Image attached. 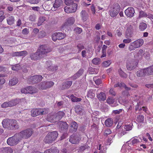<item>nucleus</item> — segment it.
<instances>
[{"label": "nucleus", "mask_w": 153, "mask_h": 153, "mask_svg": "<svg viewBox=\"0 0 153 153\" xmlns=\"http://www.w3.org/2000/svg\"><path fill=\"white\" fill-rule=\"evenodd\" d=\"M111 60H109L103 62L102 63V65L104 67H107L109 66L111 64Z\"/></svg>", "instance_id": "nucleus-58"}, {"label": "nucleus", "mask_w": 153, "mask_h": 153, "mask_svg": "<svg viewBox=\"0 0 153 153\" xmlns=\"http://www.w3.org/2000/svg\"><path fill=\"white\" fill-rule=\"evenodd\" d=\"M7 24L10 25H13L14 23L15 19L13 16H10L7 18Z\"/></svg>", "instance_id": "nucleus-27"}, {"label": "nucleus", "mask_w": 153, "mask_h": 153, "mask_svg": "<svg viewBox=\"0 0 153 153\" xmlns=\"http://www.w3.org/2000/svg\"><path fill=\"white\" fill-rule=\"evenodd\" d=\"M83 111L82 108V106L79 105L76 106L75 108V112L78 114H80Z\"/></svg>", "instance_id": "nucleus-36"}, {"label": "nucleus", "mask_w": 153, "mask_h": 153, "mask_svg": "<svg viewBox=\"0 0 153 153\" xmlns=\"http://www.w3.org/2000/svg\"><path fill=\"white\" fill-rule=\"evenodd\" d=\"M48 112V110L45 108L39 109H33L31 111V115L32 116L34 117L39 115L45 114Z\"/></svg>", "instance_id": "nucleus-5"}, {"label": "nucleus", "mask_w": 153, "mask_h": 153, "mask_svg": "<svg viewBox=\"0 0 153 153\" xmlns=\"http://www.w3.org/2000/svg\"><path fill=\"white\" fill-rule=\"evenodd\" d=\"M10 122V120L7 119H4L2 122L3 127L10 129V123H11Z\"/></svg>", "instance_id": "nucleus-20"}, {"label": "nucleus", "mask_w": 153, "mask_h": 153, "mask_svg": "<svg viewBox=\"0 0 153 153\" xmlns=\"http://www.w3.org/2000/svg\"><path fill=\"white\" fill-rule=\"evenodd\" d=\"M27 51H24L19 52V56H25L27 54Z\"/></svg>", "instance_id": "nucleus-53"}, {"label": "nucleus", "mask_w": 153, "mask_h": 153, "mask_svg": "<svg viewBox=\"0 0 153 153\" xmlns=\"http://www.w3.org/2000/svg\"><path fill=\"white\" fill-rule=\"evenodd\" d=\"M147 27L146 24L144 22H142L140 24L139 28L141 31L144 30Z\"/></svg>", "instance_id": "nucleus-41"}, {"label": "nucleus", "mask_w": 153, "mask_h": 153, "mask_svg": "<svg viewBox=\"0 0 153 153\" xmlns=\"http://www.w3.org/2000/svg\"><path fill=\"white\" fill-rule=\"evenodd\" d=\"M95 96V94L93 92L92 90H90L88 91L87 95V97L92 99Z\"/></svg>", "instance_id": "nucleus-43"}, {"label": "nucleus", "mask_w": 153, "mask_h": 153, "mask_svg": "<svg viewBox=\"0 0 153 153\" xmlns=\"http://www.w3.org/2000/svg\"><path fill=\"white\" fill-rule=\"evenodd\" d=\"M77 7V4L74 3L65 7L64 10L65 12L68 13H74L76 11Z\"/></svg>", "instance_id": "nucleus-8"}, {"label": "nucleus", "mask_w": 153, "mask_h": 153, "mask_svg": "<svg viewBox=\"0 0 153 153\" xmlns=\"http://www.w3.org/2000/svg\"><path fill=\"white\" fill-rule=\"evenodd\" d=\"M122 127H123V129H124L123 134H124L126 133V132H124L125 131H129L132 129V126L130 125H126L123 126Z\"/></svg>", "instance_id": "nucleus-33"}, {"label": "nucleus", "mask_w": 153, "mask_h": 153, "mask_svg": "<svg viewBox=\"0 0 153 153\" xmlns=\"http://www.w3.org/2000/svg\"><path fill=\"white\" fill-rule=\"evenodd\" d=\"M140 141L137 139L134 138L132 139L131 142L132 145H135L139 143Z\"/></svg>", "instance_id": "nucleus-56"}, {"label": "nucleus", "mask_w": 153, "mask_h": 153, "mask_svg": "<svg viewBox=\"0 0 153 153\" xmlns=\"http://www.w3.org/2000/svg\"><path fill=\"white\" fill-rule=\"evenodd\" d=\"M75 31L78 34L80 33L82 31V30L81 28L77 27L74 29Z\"/></svg>", "instance_id": "nucleus-61"}, {"label": "nucleus", "mask_w": 153, "mask_h": 153, "mask_svg": "<svg viewBox=\"0 0 153 153\" xmlns=\"http://www.w3.org/2000/svg\"><path fill=\"white\" fill-rule=\"evenodd\" d=\"M144 116L142 115L138 116L137 117V121L139 122H142L144 120Z\"/></svg>", "instance_id": "nucleus-54"}, {"label": "nucleus", "mask_w": 153, "mask_h": 153, "mask_svg": "<svg viewBox=\"0 0 153 153\" xmlns=\"http://www.w3.org/2000/svg\"><path fill=\"white\" fill-rule=\"evenodd\" d=\"M101 60L99 58H95L92 60V63L94 65H98L100 63Z\"/></svg>", "instance_id": "nucleus-44"}, {"label": "nucleus", "mask_w": 153, "mask_h": 153, "mask_svg": "<svg viewBox=\"0 0 153 153\" xmlns=\"http://www.w3.org/2000/svg\"><path fill=\"white\" fill-rule=\"evenodd\" d=\"M75 21V19L73 17H70L66 20V22L64 23L62 26L63 27L68 25H71L74 24Z\"/></svg>", "instance_id": "nucleus-17"}, {"label": "nucleus", "mask_w": 153, "mask_h": 153, "mask_svg": "<svg viewBox=\"0 0 153 153\" xmlns=\"http://www.w3.org/2000/svg\"><path fill=\"white\" fill-rule=\"evenodd\" d=\"M97 97L100 101H104L106 99L105 95V93L103 92H101L97 95Z\"/></svg>", "instance_id": "nucleus-32"}, {"label": "nucleus", "mask_w": 153, "mask_h": 153, "mask_svg": "<svg viewBox=\"0 0 153 153\" xmlns=\"http://www.w3.org/2000/svg\"><path fill=\"white\" fill-rule=\"evenodd\" d=\"M30 57L31 59L34 60L42 58L38 51L35 53H31L30 55Z\"/></svg>", "instance_id": "nucleus-23"}, {"label": "nucleus", "mask_w": 153, "mask_h": 153, "mask_svg": "<svg viewBox=\"0 0 153 153\" xmlns=\"http://www.w3.org/2000/svg\"><path fill=\"white\" fill-rule=\"evenodd\" d=\"M38 37L40 38H42L46 36V34L44 31H41L39 33Z\"/></svg>", "instance_id": "nucleus-46"}, {"label": "nucleus", "mask_w": 153, "mask_h": 153, "mask_svg": "<svg viewBox=\"0 0 153 153\" xmlns=\"http://www.w3.org/2000/svg\"><path fill=\"white\" fill-rule=\"evenodd\" d=\"M144 41L142 39H139L131 43L128 46V49L130 51L134 50L140 47L143 44Z\"/></svg>", "instance_id": "nucleus-3"}, {"label": "nucleus", "mask_w": 153, "mask_h": 153, "mask_svg": "<svg viewBox=\"0 0 153 153\" xmlns=\"http://www.w3.org/2000/svg\"><path fill=\"white\" fill-rule=\"evenodd\" d=\"M42 78V76L41 75H35L30 76L29 79L32 83H35L41 81Z\"/></svg>", "instance_id": "nucleus-15"}, {"label": "nucleus", "mask_w": 153, "mask_h": 153, "mask_svg": "<svg viewBox=\"0 0 153 153\" xmlns=\"http://www.w3.org/2000/svg\"><path fill=\"white\" fill-rule=\"evenodd\" d=\"M126 15L128 17L131 18L134 16L135 13L134 9L132 7H129L125 11Z\"/></svg>", "instance_id": "nucleus-14"}, {"label": "nucleus", "mask_w": 153, "mask_h": 153, "mask_svg": "<svg viewBox=\"0 0 153 153\" xmlns=\"http://www.w3.org/2000/svg\"><path fill=\"white\" fill-rule=\"evenodd\" d=\"M137 76L141 77L146 76L145 69H141L137 71Z\"/></svg>", "instance_id": "nucleus-25"}, {"label": "nucleus", "mask_w": 153, "mask_h": 153, "mask_svg": "<svg viewBox=\"0 0 153 153\" xmlns=\"http://www.w3.org/2000/svg\"><path fill=\"white\" fill-rule=\"evenodd\" d=\"M114 101V99L111 97H108L107 100V102L110 104H112Z\"/></svg>", "instance_id": "nucleus-60"}, {"label": "nucleus", "mask_w": 153, "mask_h": 153, "mask_svg": "<svg viewBox=\"0 0 153 153\" xmlns=\"http://www.w3.org/2000/svg\"><path fill=\"white\" fill-rule=\"evenodd\" d=\"M88 145H85L83 146H82L79 148L78 149V152H83L85 149H88Z\"/></svg>", "instance_id": "nucleus-51"}, {"label": "nucleus", "mask_w": 153, "mask_h": 153, "mask_svg": "<svg viewBox=\"0 0 153 153\" xmlns=\"http://www.w3.org/2000/svg\"><path fill=\"white\" fill-rule=\"evenodd\" d=\"M94 80L96 84L97 85H99L102 82L101 80L100 79H97V77H94Z\"/></svg>", "instance_id": "nucleus-55"}, {"label": "nucleus", "mask_w": 153, "mask_h": 153, "mask_svg": "<svg viewBox=\"0 0 153 153\" xmlns=\"http://www.w3.org/2000/svg\"><path fill=\"white\" fill-rule=\"evenodd\" d=\"M5 18V16L4 15L3 11H0V22H2Z\"/></svg>", "instance_id": "nucleus-52"}, {"label": "nucleus", "mask_w": 153, "mask_h": 153, "mask_svg": "<svg viewBox=\"0 0 153 153\" xmlns=\"http://www.w3.org/2000/svg\"><path fill=\"white\" fill-rule=\"evenodd\" d=\"M71 100L73 102H80L82 100V99L79 98H77L74 96L73 95H71L70 96Z\"/></svg>", "instance_id": "nucleus-39"}, {"label": "nucleus", "mask_w": 153, "mask_h": 153, "mask_svg": "<svg viewBox=\"0 0 153 153\" xmlns=\"http://www.w3.org/2000/svg\"><path fill=\"white\" fill-rule=\"evenodd\" d=\"M48 69L49 70H51L52 71H54L57 70L58 67L56 66L53 67L51 65L48 67Z\"/></svg>", "instance_id": "nucleus-57"}, {"label": "nucleus", "mask_w": 153, "mask_h": 153, "mask_svg": "<svg viewBox=\"0 0 153 153\" xmlns=\"http://www.w3.org/2000/svg\"><path fill=\"white\" fill-rule=\"evenodd\" d=\"M58 136V133L56 131L49 132L45 136L43 141L46 143H52L55 140Z\"/></svg>", "instance_id": "nucleus-1"}, {"label": "nucleus", "mask_w": 153, "mask_h": 153, "mask_svg": "<svg viewBox=\"0 0 153 153\" xmlns=\"http://www.w3.org/2000/svg\"><path fill=\"white\" fill-rule=\"evenodd\" d=\"M134 26V22L129 23L126 25L127 30L126 33L128 36H130L133 33Z\"/></svg>", "instance_id": "nucleus-12"}, {"label": "nucleus", "mask_w": 153, "mask_h": 153, "mask_svg": "<svg viewBox=\"0 0 153 153\" xmlns=\"http://www.w3.org/2000/svg\"><path fill=\"white\" fill-rule=\"evenodd\" d=\"M36 19V16L34 14L31 15L29 17V20L31 22H34Z\"/></svg>", "instance_id": "nucleus-50"}, {"label": "nucleus", "mask_w": 153, "mask_h": 153, "mask_svg": "<svg viewBox=\"0 0 153 153\" xmlns=\"http://www.w3.org/2000/svg\"><path fill=\"white\" fill-rule=\"evenodd\" d=\"M145 69L146 75H152L153 74L152 71L149 67Z\"/></svg>", "instance_id": "nucleus-48"}, {"label": "nucleus", "mask_w": 153, "mask_h": 153, "mask_svg": "<svg viewBox=\"0 0 153 153\" xmlns=\"http://www.w3.org/2000/svg\"><path fill=\"white\" fill-rule=\"evenodd\" d=\"M71 127V131H75L77 128L78 125L77 123L75 122H71L70 125Z\"/></svg>", "instance_id": "nucleus-28"}, {"label": "nucleus", "mask_w": 153, "mask_h": 153, "mask_svg": "<svg viewBox=\"0 0 153 153\" xmlns=\"http://www.w3.org/2000/svg\"><path fill=\"white\" fill-rule=\"evenodd\" d=\"M80 16L82 20L84 22L87 20L89 16L88 14L85 10H82L81 12Z\"/></svg>", "instance_id": "nucleus-22"}, {"label": "nucleus", "mask_w": 153, "mask_h": 153, "mask_svg": "<svg viewBox=\"0 0 153 153\" xmlns=\"http://www.w3.org/2000/svg\"><path fill=\"white\" fill-rule=\"evenodd\" d=\"M80 140L77 135H72L70 136L69 141L72 144H77L79 143Z\"/></svg>", "instance_id": "nucleus-13"}, {"label": "nucleus", "mask_w": 153, "mask_h": 153, "mask_svg": "<svg viewBox=\"0 0 153 153\" xmlns=\"http://www.w3.org/2000/svg\"><path fill=\"white\" fill-rule=\"evenodd\" d=\"M45 82L46 86V87H44V88H50L52 87L54 85V82L51 81H49L46 82Z\"/></svg>", "instance_id": "nucleus-38"}, {"label": "nucleus", "mask_w": 153, "mask_h": 153, "mask_svg": "<svg viewBox=\"0 0 153 153\" xmlns=\"http://www.w3.org/2000/svg\"><path fill=\"white\" fill-rule=\"evenodd\" d=\"M11 123H10V129H17L19 128V126L15 120H10Z\"/></svg>", "instance_id": "nucleus-19"}, {"label": "nucleus", "mask_w": 153, "mask_h": 153, "mask_svg": "<svg viewBox=\"0 0 153 153\" xmlns=\"http://www.w3.org/2000/svg\"><path fill=\"white\" fill-rule=\"evenodd\" d=\"M1 151L3 153H12L13 150L10 147H6L3 148Z\"/></svg>", "instance_id": "nucleus-34"}, {"label": "nucleus", "mask_w": 153, "mask_h": 153, "mask_svg": "<svg viewBox=\"0 0 153 153\" xmlns=\"http://www.w3.org/2000/svg\"><path fill=\"white\" fill-rule=\"evenodd\" d=\"M55 114L56 115L55 117L56 118L55 119H54V120H52V119H50L52 121L57 122L60 120L65 115L64 112L62 111H59L57 113Z\"/></svg>", "instance_id": "nucleus-16"}, {"label": "nucleus", "mask_w": 153, "mask_h": 153, "mask_svg": "<svg viewBox=\"0 0 153 153\" xmlns=\"http://www.w3.org/2000/svg\"><path fill=\"white\" fill-rule=\"evenodd\" d=\"M33 132L32 129L29 128L22 131L17 134V136L21 140L23 139H27L30 137Z\"/></svg>", "instance_id": "nucleus-2"}, {"label": "nucleus", "mask_w": 153, "mask_h": 153, "mask_svg": "<svg viewBox=\"0 0 153 153\" xmlns=\"http://www.w3.org/2000/svg\"><path fill=\"white\" fill-rule=\"evenodd\" d=\"M72 82L71 81H67L63 82L62 84L61 89L64 90L68 89L71 85Z\"/></svg>", "instance_id": "nucleus-18"}, {"label": "nucleus", "mask_w": 153, "mask_h": 153, "mask_svg": "<svg viewBox=\"0 0 153 153\" xmlns=\"http://www.w3.org/2000/svg\"><path fill=\"white\" fill-rule=\"evenodd\" d=\"M63 4V2L62 0H56L53 4L54 10H55V9H56L60 7Z\"/></svg>", "instance_id": "nucleus-21"}, {"label": "nucleus", "mask_w": 153, "mask_h": 153, "mask_svg": "<svg viewBox=\"0 0 153 153\" xmlns=\"http://www.w3.org/2000/svg\"><path fill=\"white\" fill-rule=\"evenodd\" d=\"M137 64V61L135 59L128 60L126 63V68L129 70H132L136 68Z\"/></svg>", "instance_id": "nucleus-9"}, {"label": "nucleus", "mask_w": 153, "mask_h": 153, "mask_svg": "<svg viewBox=\"0 0 153 153\" xmlns=\"http://www.w3.org/2000/svg\"><path fill=\"white\" fill-rule=\"evenodd\" d=\"M21 69V66L19 64L12 65L11 69L15 71H18Z\"/></svg>", "instance_id": "nucleus-37"}, {"label": "nucleus", "mask_w": 153, "mask_h": 153, "mask_svg": "<svg viewBox=\"0 0 153 153\" xmlns=\"http://www.w3.org/2000/svg\"><path fill=\"white\" fill-rule=\"evenodd\" d=\"M142 103L141 102H138L135 106V110L136 111L137 110H139V111L142 110Z\"/></svg>", "instance_id": "nucleus-47"}, {"label": "nucleus", "mask_w": 153, "mask_h": 153, "mask_svg": "<svg viewBox=\"0 0 153 153\" xmlns=\"http://www.w3.org/2000/svg\"><path fill=\"white\" fill-rule=\"evenodd\" d=\"M46 20V18L45 17L40 16L39 17L37 24L38 26L41 25Z\"/></svg>", "instance_id": "nucleus-40"}, {"label": "nucleus", "mask_w": 153, "mask_h": 153, "mask_svg": "<svg viewBox=\"0 0 153 153\" xmlns=\"http://www.w3.org/2000/svg\"><path fill=\"white\" fill-rule=\"evenodd\" d=\"M20 102L19 99H16L14 100H12L9 101L10 107L14 106L19 104Z\"/></svg>", "instance_id": "nucleus-30"}, {"label": "nucleus", "mask_w": 153, "mask_h": 153, "mask_svg": "<svg viewBox=\"0 0 153 153\" xmlns=\"http://www.w3.org/2000/svg\"><path fill=\"white\" fill-rule=\"evenodd\" d=\"M77 48L79 50V51L84 49V47L81 44H79L77 45Z\"/></svg>", "instance_id": "nucleus-62"}, {"label": "nucleus", "mask_w": 153, "mask_h": 153, "mask_svg": "<svg viewBox=\"0 0 153 153\" xmlns=\"http://www.w3.org/2000/svg\"><path fill=\"white\" fill-rule=\"evenodd\" d=\"M51 51V49L45 45H42L40 46L38 50L42 58L45 57L47 54Z\"/></svg>", "instance_id": "nucleus-6"}, {"label": "nucleus", "mask_w": 153, "mask_h": 153, "mask_svg": "<svg viewBox=\"0 0 153 153\" xmlns=\"http://www.w3.org/2000/svg\"><path fill=\"white\" fill-rule=\"evenodd\" d=\"M56 115H55V114H49L48 115L47 119L51 123H55L56 122H53L51 120H50V119H52V120H53L54 119H55L56 118Z\"/></svg>", "instance_id": "nucleus-42"}, {"label": "nucleus", "mask_w": 153, "mask_h": 153, "mask_svg": "<svg viewBox=\"0 0 153 153\" xmlns=\"http://www.w3.org/2000/svg\"><path fill=\"white\" fill-rule=\"evenodd\" d=\"M150 16L149 15H148L146 13L143 11H140V12L138 18L139 19L142 18V17H147L150 18Z\"/></svg>", "instance_id": "nucleus-35"}, {"label": "nucleus", "mask_w": 153, "mask_h": 153, "mask_svg": "<svg viewBox=\"0 0 153 153\" xmlns=\"http://www.w3.org/2000/svg\"><path fill=\"white\" fill-rule=\"evenodd\" d=\"M122 111V109H120L118 110H113L112 111L113 113L115 114H118L121 112Z\"/></svg>", "instance_id": "nucleus-63"}, {"label": "nucleus", "mask_w": 153, "mask_h": 153, "mask_svg": "<svg viewBox=\"0 0 153 153\" xmlns=\"http://www.w3.org/2000/svg\"><path fill=\"white\" fill-rule=\"evenodd\" d=\"M65 37V35L61 32L54 33L52 36V39L54 41H56L57 39H63Z\"/></svg>", "instance_id": "nucleus-11"}, {"label": "nucleus", "mask_w": 153, "mask_h": 153, "mask_svg": "<svg viewBox=\"0 0 153 153\" xmlns=\"http://www.w3.org/2000/svg\"><path fill=\"white\" fill-rule=\"evenodd\" d=\"M1 106L3 108H6L8 107H10L9 101L5 102L1 105Z\"/></svg>", "instance_id": "nucleus-59"}, {"label": "nucleus", "mask_w": 153, "mask_h": 153, "mask_svg": "<svg viewBox=\"0 0 153 153\" xmlns=\"http://www.w3.org/2000/svg\"><path fill=\"white\" fill-rule=\"evenodd\" d=\"M45 82H42L40 83L38 86V88L39 89L42 90H45L47 88H44V87H46V86Z\"/></svg>", "instance_id": "nucleus-49"}, {"label": "nucleus", "mask_w": 153, "mask_h": 153, "mask_svg": "<svg viewBox=\"0 0 153 153\" xmlns=\"http://www.w3.org/2000/svg\"><path fill=\"white\" fill-rule=\"evenodd\" d=\"M59 152V150L56 148H51L50 149H48L46 150L44 153H58ZM32 153H41L39 152H32Z\"/></svg>", "instance_id": "nucleus-24"}, {"label": "nucleus", "mask_w": 153, "mask_h": 153, "mask_svg": "<svg viewBox=\"0 0 153 153\" xmlns=\"http://www.w3.org/2000/svg\"><path fill=\"white\" fill-rule=\"evenodd\" d=\"M58 123L59 124H60L61 125V128L62 130L65 131L67 130L68 126L66 122L60 121Z\"/></svg>", "instance_id": "nucleus-29"}, {"label": "nucleus", "mask_w": 153, "mask_h": 153, "mask_svg": "<svg viewBox=\"0 0 153 153\" xmlns=\"http://www.w3.org/2000/svg\"><path fill=\"white\" fill-rule=\"evenodd\" d=\"M38 91V90L32 86H28L21 89V92L22 93L27 94H33L36 93Z\"/></svg>", "instance_id": "nucleus-7"}, {"label": "nucleus", "mask_w": 153, "mask_h": 153, "mask_svg": "<svg viewBox=\"0 0 153 153\" xmlns=\"http://www.w3.org/2000/svg\"><path fill=\"white\" fill-rule=\"evenodd\" d=\"M120 9L119 5L117 3H115L113 4L110 8L109 13L112 17L116 16L118 14Z\"/></svg>", "instance_id": "nucleus-4"}, {"label": "nucleus", "mask_w": 153, "mask_h": 153, "mask_svg": "<svg viewBox=\"0 0 153 153\" xmlns=\"http://www.w3.org/2000/svg\"><path fill=\"white\" fill-rule=\"evenodd\" d=\"M118 72L119 75L125 78H126L127 77V74L125 73L121 69H119L118 70Z\"/></svg>", "instance_id": "nucleus-45"}, {"label": "nucleus", "mask_w": 153, "mask_h": 153, "mask_svg": "<svg viewBox=\"0 0 153 153\" xmlns=\"http://www.w3.org/2000/svg\"><path fill=\"white\" fill-rule=\"evenodd\" d=\"M20 140L17 136V134L9 138L7 140V143L10 146H14L17 144Z\"/></svg>", "instance_id": "nucleus-10"}, {"label": "nucleus", "mask_w": 153, "mask_h": 153, "mask_svg": "<svg viewBox=\"0 0 153 153\" xmlns=\"http://www.w3.org/2000/svg\"><path fill=\"white\" fill-rule=\"evenodd\" d=\"M99 150H100L99 152V153H106V151L104 150L103 148V149H102V148H101V145L100 144L99 146Z\"/></svg>", "instance_id": "nucleus-64"}, {"label": "nucleus", "mask_w": 153, "mask_h": 153, "mask_svg": "<svg viewBox=\"0 0 153 153\" xmlns=\"http://www.w3.org/2000/svg\"><path fill=\"white\" fill-rule=\"evenodd\" d=\"M19 80L17 78L15 77L11 79L9 82V84L10 85L13 86L16 84Z\"/></svg>", "instance_id": "nucleus-31"}, {"label": "nucleus", "mask_w": 153, "mask_h": 153, "mask_svg": "<svg viewBox=\"0 0 153 153\" xmlns=\"http://www.w3.org/2000/svg\"><path fill=\"white\" fill-rule=\"evenodd\" d=\"M113 120L111 118L107 119L105 122V124L106 126L108 127H110L113 124Z\"/></svg>", "instance_id": "nucleus-26"}]
</instances>
